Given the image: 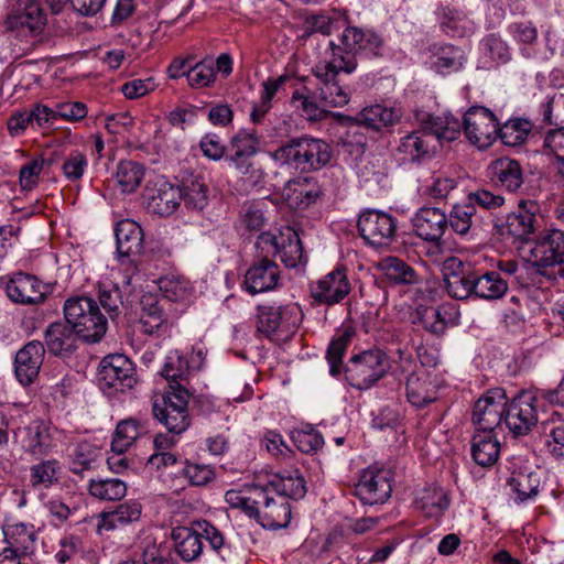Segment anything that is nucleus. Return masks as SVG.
<instances>
[{
  "instance_id": "f257e3e1",
  "label": "nucleus",
  "mask_w": 564,
  "mask_h": 564,
  "mask_svg": "<svg viewBox=\"0 0 564 564\" xmlns=\"http://www.w3.org/2000/svg\"><path fill=\"white\" fill-rule=\"evenodd\" d=\"M332 57L328 61L318 62L313 68L312 74L316 79L315 97L327 107H344L350 100V94L347 87L340 85L339 74L344 72L351 74L357 68V61L351 56H343L341 48L334 46V41H329Z\"/></svg>"
},
{
  "instance_id": "f03ea898",
  "label": "nucleus",
  "mask_w": 564,
  "mask_h": 564,
  "mask_svg": "<svg viewBox=\"0 0 564 564\" xmlns=\"http://www.w3.org/2000/svg\"><path fill=\"white\" fill-rule=\"evenodd\" d=\"M332 155V148L324 140L299 137L279 147L273 153V159L302 173H308L325 167Z\"/></svg>"
},
{
  "instance_id": "7ed1b4c3",
  "label": "nucleus",
  "mask_w": 564,
  "mask_h": 564,
  "mask_svg": "<svg viewBox=\"0 0 564 564\" xmlns=\"http://www.w3.org/2000/svg\"><path fill=\"white\" fill-rule=\"evenodd\" d=\"M171 539L175 553L187 563L200 557L204 547L202 539L206 540L210 549L221 557H225L227 550L224 534L206 520L194 521L189 527L173 528Z\"/></svg>"
},
{
  "instance_id": "20e7f679",
  "label": "nucleus",
  "mask_w": 564,
  "mask_h": 564,
  "mask_svg": "<svg viewBox=\"0 0 564 564\" xmlns=\"http://www.w3.org/2000/svg\"><path fill=\"white\" fill-rule=\"evenodd\" d=\"M536 273L564 291V230L545 228L532 249Z\"/></svg>"
},
{
  "instance_id": "39448f33",
  "label": "nucleus",
  "mask_w": 564,
  "mask_h": 564,
  "mask_svg": "<svg viewBox=\"0 0 564 564\" xmlns=\"http://www.w3.org/2000/svg\"><path fill=\"white\" fill-rule=\"evenodd\" d=\"M63 310L65 321L84 341L98 343L105 336L108 321L94 297L72 296L65 301Z\"/></svg>"
},
{
  "instance_id": "423d86ee",
  "label": "nucleus",
  "mask_w": 564,
  "mask_h": 564,
  "mask_svg": "<svg viewBox=\"0 0 564 564\" xmlns=\"http://www.w3.org/2000/svg\"><path fill=\"white\" fill-rule=\"evenodd\" d=\"M389 368L386 352L380 349H369L348 360L345 376L348 383L355 389L368 390L386 376Z\"/></svg>"
},
{
  "instance_id": "0eeeda50",
  "label": "nucleus",
  "mask_w": 564,
  "mask_h": 564,
  "mask_svg": "<svg viewBox=\"0 0 564 564\" xmlns=\"http://www.w3.org/2000/svg\"><path fill=\"white\" fill-rule=\"evenodd\" d=\"M137 383L132 361L121 354L106 356L99 366L98 384L106 394L131 390Z\"/></svg>"
},
{
  "instance_id": "6e6552de",
  "label": "nucleus",
  "mask_w": 564,
  "mask_h": 564,
  "mask_svg": "<svg viewBox=\"0 0 564 564\" xmlns=\"http://www.w3.org/2000/svg\"><path fill=\"white\" fill-rule=\"evenodd\" d=\"M357 226L360 237L371 247H389L395 240L398 220L386 212L364 210L359 215Z\"/></svg>"
},
{
  "instance_id": "1a4fd4ad",
  "label": "nucleus",
  "mask_w": 564,
  "mask_h": 564,
  "mask_svg": "<svg viewBox=\"0 0 564 564\" xmlns=\"http://www.w3.org/2000/svg\"><path fill=\"white\" fill-rule=\"evenodd\" d=\"M0 289L11 302L20 305L43 303L48 293V286L37 276L21 271L0 276Z\"/></svg>"
},
{
  "instance_id": "9d476101",
  "label": "nucleus",
  "mask_w": 564,
  "mask_h": 564,
  "mask_svg": "<svg viewBox=\"0 0 564 564\" xmlns=\"http://www.w3.org/2000/svg\"><path fill=\"white\" fill-rule=\"evenodd\" d=\"M503 423L516 437L529 434L538 423L535 395L522 391L510 401L507 399Z\"/></svg>"
},
{
  "instance_id": "9b49d317",
  "label": "nucleus",
  "mask_w": 564,
  "mask_h": 564,
  "mask_svg": "<svg viewBox=\"0 0 564 564\" xmlns=\"http://www.w3.org/2000/svg\"><path fill=\"white\" fill-rule=\"evenodd\" d=\"M257 311V329L267 337L293 332L301 319V308L294 303L259 305Z\"/></svg>"
},
{
  "instance_id": "f8f14e48",
  "label": "nucleus",
  "mask_w": 564,
  "mask_h": 564,
  "mask_svg": "<svg viewBox=\"0 0 564 564\" xmlns=\"http://www.w3.org/2000/svg\"><path fill=\"white\" fill-rule=\"evenodd\" d=\"M499 121L495 113L482 106L470 107L463 117V130L470 143L486 149L497 138Z\"/></svg>"
},
{
  "instance_id": "ddd939ff",
  "label": "nucleus",
  "mask_w": 564,
  "mask_h": 564,
  "mask_svg": "<svg viewBox=\"0 0 564 564\" xmlns=\"http://www.w3.org/2000/svg\"><path fill=\"white\" fill-rule=\"evenodd\" d=\"M445 289L449 296L466 300L475 296L477 271L457 257H448L442 264Z\"/></svg>"
},
{
  "instance_id": "4468645a",
  "label": "nucleus",
  "mask_w": 564,
  "mask_h": 564,
  "mask_svg": "<svg viewBox=\"0 0 564 564\" xmlns=\"http://www.w3.org/2000/svg\"><path fill=\"white\" fill-rule=\"evenodd\" d=\"M257 511L254 519L264 529L276 530L286 528L291 521V506L284 497H276L274 492L256 487Z\"/></svg>"
},
{
  "instance_id": "2eb2a0df",
  "label": "nucleus",
  "mask_w": 564,
  "mask_h": 564,
  "mask_svg": "<svg viewBox=\"0 0 564 564\" xmlns=\"http://www.w3.org/2000/svg\"><path fill=\"white\" fill-rule=\"evenodd\" d=\"M4 25L18 36H36L46 25V14L37 1L28 0L8 13Z\"/></svg>"
},
{
  "instance_id": "dca6fc26",
  "label": "nucleus",
  "mask_w": 564,
  "mask_h": 564,
  "mask_svg": "<svg viewBox=\"0 0 564 564\" xmlns=\"http://www.w3.org/2000/svg\"><path fill=\"white\" fill-rule=\"evenodd\" d=\"M143 198L149 213L167 217L180 207L182 193L180 186L160 177L148 182L143 192Z\"/></svg>"
},
{
  "instance_id": "f3484780",
  "label": "nucleus",
  "mask_w": 564,
  "mask_h": 564,
  "mask_svg": "<svg viewBox=\"0 0 564 564\" xmlns=\"http://www.w3.org/2000/svg\"><path fill=\"white\" fill-rule=\"evenodd\" d=\"M507 394L502 388L488 390L473 410V423L477 431H494L503 423Z\"/></svg>"
},
{
  "instance_id": "a211bd4d",
  "label": "nucleus",
  "mask_w": 564,
  "mask_h": 564,
  "mask_svg": "<svg viewBox=\"0 0 564 564\" xmlns=\"http://www.w3.org/2000/svg\"><path fill=\"white\" fill-rule=\"evenodd\" d=\"M391 471L386 468H367L355 486V495L364 505L383 503L391 495Z\"/></svg>"
},
{
  "instance_id": "6ab92c4d",
  "label": "nucleus",
  "mask_w": 564,
  "mask_h": 564,
  "mask_svg": "<svg viewBox=\"0 0 564 564\" xmlns=\"http://www.w3.org/2000/svg\"><path fill=\"white\" fill-rule=\"evenodd\" d=\"M395 152L401 161L420 165L433 159L436 141L427 128L415 130L399 139Z\"/></svg>"
},
{
  "instance_id": "aec40b11",
  "label": "nucleus",
  "mask_w": 564,
  "mask_h": 564,
  "mask_svg": "<svg viewBox=\"0 0 564 564\" xmlns=\"http://www.w3.org/2000/svg\"><path fill=\"white\" fill-rule=\"evenodd\" d=\"M541 206L533 199H521L517 210L508 214L502 228L517 239L527 238L541 227Z\"/></svg>"
},
{
  "instance_id": "412c9836",
  "label": "nucleus",
  "mask_w": 564,
  "mask_h": 564,
  "mask_svg": "<svg viewBox=\"0 0 564 564\" xmlns=\"http://www.w3.org/2000/svg\"><path fill=\"white\" fill-rule=\"evenodd\" d=\"M350 291L351 285L347 276V270L343 265H337L311 286L313 299L326 305H335L341 302Z\"/></svg>"
},
{
  "instance_id": "4be33fe9",
  "label": "nucleus",
  "mask_w": 564,
  "mask_h": 564,
  "mask_svg": "<svg viewBox=\"0 0 564 564\" xmlns=\"http://www.w3.org/2000/svg\"><path fill=\"white\" fill-rule=\"evenodd\" d=\"M334 46L341 48L343 56H351L356 61V53L365 52L368 55L379 56L383 46L382 39L371 31H364L356 26L346 28L340 36V44Z\"/></svg>"
},
{
  "instance_id": "5701e85b",
  "label": "nucleus",
  "mask_w": 564,
  "mask_h": 564,
  "mask_svg": "<svg viewBox=\"0 0 564 564\" xmlns=\"http://www.w3.org/2000/svg\"><path fill=\"white\" fill-rule=\"evenodd\" d=\"M440 382L435 376L425 371H413L405 381L408 401L415 408H425L438 399Z\"/></svg>"
},
{
  "instance_id": "b1692460",
  "label": "nucleus",
  "mask_w": 564,
  "mask_h": 564,
  "mask_svg": "<svg viewBox=\"0 0 564 564\" xmlns=\"http://www.w3.org/2000/svg\"><path fill=\"white\" fill-rule=\"evenodd\" d=\"M280 270L271 259H258L245 273L242 286L251 295L268 292L278 286Z\"/></svg>"
},
{
  "instance_id": "393cba45",
  "label": "nucleus",
  "mask_w": 564,
  "mask_h": 564,
  "mask_svg": "<svg viewBox=\"0 0 564 564\" xmlns=\"http://www.w3.org/2000/svg\"><path fill=\"white\" fill-rule=\"evenodd\" d=\"M45 355V346L39 340L25 344L15 355L14 373L23 386L31 384L39 376Z\"/></svg>"
},
{
  "instance_id": "a878e982",
  "label": "nucleus",
  "mask_w": 564,
  "mask_h": 564,
  "mask_svg": "<svg viewBox=\"0 0 564 564\" xmlns=\"http://www.w3.org/2000/svg\"><path fill=\"white\" fill-rule=\"evenodd\" d=\"M14 434L24 451L35 458L47 455L54 446L51 429L43 421H33Z\"/></svg>"
},
{
  "instance_id": "bb28decb",
  "label": "nucleus",
  "mask_w": 564,
  "mask_h": 564,
  "mask_svg": "<svg viewBox=\"0 0 564 564\" xmlns=\"http://www.w3.org/2000/svg\"><path fill=\"white\" fill-rule=\"evenodd\" d=\"M412 225L423 240L438 241L447 229V216L440 208L422 207L415 213Z\"/></svg>"
},
{
  "instance_id": "cd10ccee",
  "label": "nucleus",
  "mask_w": 564,
  "mask_h": 564,
  "mask_svg": "<svg viewBox=\"0 0 564 564\" xmlns=\"http://www.w3.org/2000/svg\"><path fill=\"white\" fill-rule=\"evenodd\" d=\"M488 177L496 185L510 193L517 192L523 183V172L517 160L503 156L490 163Z\"/></svg>"
},
{
  "instance_id": "c85d7f7f",
  "label": "nucleus",
  "mask_w": 564,
  "mask_h": 564,
  "mask_svg": "<svg viewBox=\"0 0 564 564\" xmlns=\"http://www.w3.org/2000/svg\"><path fill=\"white\" fill-rule=\"evenodd\" d=\"M322 195L316 182L308 177H296L288 181L282 189V196L293 208L304 209L315 203Z\"/></svg>"
},
{
  "instance_id": "c756f323",
  "label": "nucleus",
  "mask_w": 564,
  "mask_h": 564,
  "mask_svg": "<svg viewBox=\"0 0 564 564\" xmlns=\"http://www.w3.org/2000/svg\"><path fill=\"white\" fill-rule=\"evenodd\" d=\"M414 502L424 517L438 520L448 509L451 500L445 489L429 485L417 491Z\"/></svg>"
},
{
  "instance_id": "7c9ffc66",
  "label": "nucleus",
  "mask_w": 564,
  "mask_h": 564,
  "mask_svg": "<svg viewBox=\"0 0 564 564\" xmlns=\"http://www.w3.org/2000/svg\"><path fill=\"white\" fill-rule=\"evenodd\" d=\"M140 314L141 332L147 335L163 336L170 328L167 316L159 301L152 295L143 296Z\"/></svg>"
},
{
  "instance_id": "2f4dec72",
  "label": "nucleus",
  "mask_w": 564,
  "mask_h": 564,
  "mask_svg": "<svg viewBox=\"0 0 564 564\" xmlns=\"http://www.w3.org/2000/svg\"><path fill=\"white\" fill-rule=\"evenodd\" d=\"M78 334L66 322H55L47 326L44 332V341L48 351L56 356L73 352L76 349Z\"/></svg>"
},
{
  "instance_id": "473e14b6",
  "label": "nucleus",
  "mask_w": 564,
  "mask_h": 564,
  "mask_svg": "<svg viewBox=\"0 0 564 564\" xmlns=\"http://www.w3.org/2000/svg\"><path fill=\"white\" fill-rule=\"evenodd\" d=\"M402 115L400 108L376 104L365 107L356 116V121L368 129L381 131L384 128L399 123Z\"/></svg>"
},
{
  "instance_id": "72a5a7b5",
  "label": "nucleus",
  "mask_w": 564,
  "mask_h": 564,
  "mask_svg": "<svg viewBox=\"0 0 564 564\" xmlns=\"http://www.w3.org/2000/svg\"><path fill=\"white\" fill-rule=\"evenodd\" d=\"M262 489L274 492L276 497L284 499H301L306 494L305 480L297 469L284 470L273 478Z\"/></svg>"
},
{
  "instance_id": "f704fd0d",
  "label": "nucleus",
  "mask_w": 564,
  "mask_h": 564,
  "mask_svg": "<svg viewBox=\"0 0 564 564\" xmlns=\"http://www.w3.org/2000/svg\"><path fill=\"white\" fill-rule=\"evenodd\" d=\"M118 256H139L143 250V231L131 219L119 221L115 229Z\"/></svg>"
},
{
  "instance_id": "c9c22d12",
  "label": "nucleus",
  "mask_w": 564,
  "mask_h": 564,
  "mask_svg": "<svg viewBox=\"0 0 564 564\" xmlns=\"http://www.w3.org/2000/svg\"><path fill=\"white\" fill-rule=\"evenodd\" d=\"M7 546L30 556L35 552L37 534L32 523L18 522L3 529Z\"/></svg>"
},
{
  "instance_id": "e433bc0d",
  "label": "nucleus",
  "mask_w": 564,
  "mask_h": 564,
  "mask_svg": "<svg viewBox=\"0 0 564 564\" xmlns=\"http://www.w3.org/2000/svg\"><path fill=\"white\" fill-rule=\"evenodd\" d=\"M494 431H478L471 440V456L482 467L492 466L499 458L500 444Z\"/></svg>"
},
{
  "instance_id": "4c0bfd02",
  "label": "nucleus",
  "mask_w": 564,
  "mask_h": 564,
  "mask_svg": "<svg viewBox=\"0 0 564 564\" xmlns=\"http://www.w3.org/2000/svg\"><path fill=\"white\" fill-rule=\"evenodd\" d=\"M479 51L488 68L505 65L512 58L509 44L496 33L487 34L481 39Z\"/></svg>"
},
{
  "instance_id": "58836bf2",
  "label": "nucleus",
  "mask_w": 564,
  "mask_h": 564,
  "mask_svg": "<svg viewBox=\"0 0 564 564\" xmlns=\"http://www.w3.org/2000/svg\"><path fill=\"white\" fill-rule=\"evenodd\" d=\"M141 503L137 500H129L119 505L112 511L102 512L98 528L106 531H111L119 527L138 521L141 517Z\"/></svg>"
},
{
  "instance_id": "ea45409f",
  "label": "nucleus",
  "mask_w": 564,
  "mask_h": 564,
  "mask_svg": "<svg viewBox=\"0 0 564 564\" xmlns=\"http://www.w3.org/2000/svg\"><path fill=\"white\" fill-rule=\"evenodd\" d=\"M467 61L462 47L451 44L437 47L431 57V67L440 74H451L460 70Z\"/></svg>"
},
{
  "instance_id": "a19ab883",
  "label": "nucleus",
  "mask_w": 564,
  "mask_h": 564,
  "mask_svg": "<svg viewBox=\"0 0 564 564\" xmlns=\"http://www.w3.org/2000/svg\"><path fill=\"white\" fill-rule=\"evenodd\" d=\"M378 269L393 284L413 285L420 282L415 270L398 257H387L378 263Z\"/></svg>"
},
{
  "instance_id": "79ce46f5",
  "label": "nucleus",
  "mask_w": 564,
  "mask_h": 564,
  "mask_svg": "<svg viewBox=\"0 0 564 564\" xmlns=\"http://www.w3.org/2000/svg\"><path fill=\"white\" fill-rule=\"evenodd\" d=\"M508 290L506 279L500 278L495 270L477 271L475 297L495 301L503 297Z\"/></svg>"
},
{
  "instance_id": "37998d69",
  "label": "nucleus",
  "mask_w": 564,
  "mask_h": 564,
  "mask_svg": "<svg viewBox=\"0 0 564 564\" xmlns=\"http://www.w3.org/2000/svg\"><path fill=\"white\" fill-rule=\"evenodd\" d=\"M280 260L286 268H295L303 262V247L300 237L292 228L286 227L280 231L279 251Z\"/></svg>"
},
{
  "instance_id": "c03bdc74",
  "label": "nucleus",
  "mask_w": 564,
  "mask_h": 564,
  "mask_svg": "<svg viewBox=\"0 0 564 564\" xmlns=\"http://www.w3.org/2000/svg\"><path fill=\"white\" fill-rule=\"evenodd\" d=\"M61 465L56 459H45L30 467L29 481L33 489L43 490L58 484Z\"/></svg>"
},
{
  "instance_id": "a18cd8bd",
  "label": "nucleus",
  "mask_w": 564,
  "mask_h": 564,
  "mask_svg": "<svg viewBox=\"0 0 564 564\" xmlns=\"http://www.w3.org/2000/svg\"><path fill=\"white\" fill-rule=\"evenodd\" d=\"M88 491L96 499L116 501L127 495V484L119 478L90 479Z\"/></svg>"
},
{
  "instance_id": "49530a36",
  "label": "nucleus",
  "mask_w": 564,
  "mask_h": 564,
  "mask_svg": "<svg viewBox=\"0 0 564 564\" xmlns=\"http://www.w3.org/2000/svg\"><path fill=\"white\" fill-rule=\"evenodd\" d=\"M291 104L295 109L301 111L303 118L310 121L325 120L330 113L325 109L326 106L315 97V91L311 95L296 90L292 95Z\"/></svg>"
},
{
  "instance_id": "de8ad7c7",
  "label": "nucleus",
  "mask_w": 564,
  "mask_h": 564,
  "mask_svg": "<svg viewBox=\"0 0 564 564\" xmlns=\"http://www.w3.org/2000/svg\"><path fill=\"white\" fill-rule=\"evenodd\" d=\"M152 413L154 417L174 435L182 434L191 424L188 411H180L175 410V408H171V410L161 409L158 401L153 402Z\"/></svg>"
},
{
  "instance_id": "09e8293b",
  "label": "nucleus",
  "mask_w": 564,
  "mask_h": 564,
  "mask_svg": "<svg viewBox=\"0 0 564 564\" xmlns=\"http://www.w3.org/2000/svg\"><path fill=\"white\" fill-rule=\"evenodd\" d=\"M117 184L122 193H133L144 177V169L133 161H120L115 174Z\"/></svg>"
},
{
  "instance_id": "8fccbe9b",
  "label": "nucleus",
  "mask_w": 564,
  "mask_h": 564,
  "mask_svg": "<svg viewBox=\"0 0 564 564\" xmlns=\"http://www.w3.org/2000/svg\"><path fill=\"white\" fill-rule=\"evenodd\" d=\"M429 124L426 128L430 133H433L434 140L454 141L456 140L463 129V122H460L453 115H446L443 117L429 116L426 121Z\"/></svg>"
},
{
  "instance_id": "3c124183",
  "label": "nucleus",
  "mask_w": 564,
  "mask_h": 564,
  "mask_svg": "<svg viewBox=\"0 0 564 564\" xmlns=\"http://www.w3.org/2000/svg\"><path fill=\"white\" fill-rule=\"evenodd\" d=\"M440 23L444 32L453 36H465L474 31L473 22L464 12L448 7L441 9Z\"/></svg>"
},
{
  "instance_id": "603ef678",
  "label": "nucleus",
  "mask_w": 564,
  "mask_h": 564,
  "mask_svg": "<svg viewBox=\"0 0 564 564\" xmlns=\"http://www.w3.org/2000/svg\"><path fill=\"white\" fill-rule=\"evenodd\" d=\"M100 456L99 449L87 442L78 443L69 455V470L76 475L93 469Z\"/></svg>"
},
{
  "instance_id": "864d4df0",
  "label": "nucleus",
  "mask_w": 564,
  "mask_h": 564,
  "mask_svg": "<svg viewBox=\"0 0 564 564\" xmlns=\"http://www.w3.org/2000/svg\"><path fill=\"white\" fill-rule=\"evenodd\" d=\"M476 220V209L466 199L464 203L453 206L447 216V227L449 226L456 234L465 236L470 231Z\"/></svg>"
},
{
  "instance_id": "5fc2aeb1",
  "label": "nucleus",
  "mask_w": 564,
  "mask_h": 564,
  "mask_svg": "<svg viewBox=\"0 0 564 564\" xmlns=\"http://www.w3.org/2000/svg\"><path fill=\"white\" fill-rule=\"evenodd\" d=\"M184 206L191 212H202L208 204V187L200 180L184 182L180 187Z\"/></svg>"
},
{
  "instance_id": "6e6d98bb",
  "label": "nucleus",
  "mask_w": 564,
  "mask_h": 564,
  "mask_svg": "<svg viewBox=\"0 0 564 564\" xmlns=\"http://www.w3.org/2000/svg\"><path fill=\"white\" fill-rule=\"evenodd\" d=\"M158 283L161 293L169 301L181 302L192 295L191 283L184 276L165 275L160 278Z\"/></svg>"
},
{
  "instance_id": "4d7b16f0",
  "label": "nucleus",
  "mask_w": 564,
  "mask_h": 564,
  "mask_svg": "<svg viewBox=\"0 0 564 564\" xmlns=\"http://www.w3.org/2000/svg\"><path fill=\"white\" fill-rule=\"evenodd\" d=\"M532 129V124L525 119H512L498 126V133L503 144L516 147L522 144Z\"/></svg>"
},
{
  "instance_id": "13d9d810",
  "label": "nucleus",
  "mask_w": 564,
  "mask_h": 564,
  "mask_svg": "<svg viewBox=\"0 0 564 564\" xmlns=\"http://www.w3.org/2000/svg\"><path fill=\"white\" fill-rule=\"evenodd\" d=\"M540 477L536 473H514L509 479L508 485L517 495V500L525 501L535 497L540 488Z\"/></svg>"
},
{
  "instance_id": "bf43d9fd",
  "label": "nucleus",
  "mask_w": 564,
  "mask_h": 564,
  "mask_svg": "<svg viewBox=\"0 0 564 564\" xmlns=\"http://www.w3.org/2000/svg\"><path fill=\"white\" fill-rule=\"evenodd\" d=\"M139 422L133 419L121 421L117 427L111 442L112 452L123 454L140 436Z\"/></svg>"
},
{
  "instance_id": "052dcab7",
  "label": "nucleus",
  "mask_w": 564,
  "mask_h": 564,
  "mask_svg": "<svg viewBox=\"0 0 564 564\" xmlns=\"http://www.w3.org/2000/svg\"><path fill=\"white\" fill-rule=\"evenodd\" d=\"M345 25V20L339 18H332L327 14H313L308 15L304 21V33L311 35L313 33H321L323 35H330L334 31L339 30Z\"/></svg>"
},
{
  "instance_id": "680f3d73",
  "label": "nucleus",
  "mask_w": 564,
  "mask_h": 564,
  "mask_svg": "<svg viewBox=\"0 0 564 564\" xmlns=\"http://www.w3.org/2000/svg\"><path fill=\"white\" fill-rule=\"evenodd\" d=\"M191 370L193 368L189 359L175 350L166 356L161 373L166 380L176 382L178 379H184Z\"/></svg>"
},
{
  "instance_id": "e2e57ef3",
  "label": "nucleus",
  "mask_w": 564,
  "mask_h": 564,
  "mask_svg": "<svg viewBox=\"0 0 564 564\" xmlns=\"http://www.w3.org/2000/svg\"><path fill=\"white\" fill-rule=\"evenodd\" d=\"M98 302L100 310L102 308L110 318L117 317L123 304L120 289L116 284L99 285Z\"/></svg>"
},
{
  "instance_id": "0e129e2a",
  "label": "nucleus",
  "mask_w": 564,
  "mask_h": 564,
  "mask_svg": "<svg viewBox=\"0 0 564 564\" xmlns=\"http://www.w3.org/2000/svg\"><path fill=\"white\" fill-rule=\"evenodd\" d=\"M88 166L87 156L79 150H73L64 160L61 170L63 176L70 183L82 180Z\"/></svg>"
},
{
  "instance_id": "69168bd1",
  "label": "nucleus",
  "mask_w": 564,
  "mask_h": 564,
  "mask_svg": "<svg viewBox=\"0 0 564 564\" xmlns=\"http://www.w3.org/2000/svg\"><path fill=\"white\" fill-rule=\"evenodd\" d=\"M443 307H423L417 311L419 321L424 329L440 336L445 333L447 323L444 317Z\"/></svg>"
},
{
  "instance_id": "338daca9",
  "label": "nucleus",
  "mask_w": 564,
  "mask_h": 564,
  "mask_svg": "<svg viewBox=\"0 0 564 564\" xmlns=\"http://www.w3.org/2000/svg\"><path fill=\"white\" fill-rule=\"evenodd\" d=\"M350 338V334L344 332L330 341L327 349V360L332 376H337L341 372L343 356L346 352Z\"/></svg>"
},
{
  "instance_id": "774afa93",
  "label": "nucleus",
  "mask_w": 564,
  "mask_h": 564,
  "mask_svg": "<svg viewBox=\"0 0 564 564\" xmlns=\"http://www.w3.org/2000/svg\"><path fill=\"white\" fill-rule=\"evenodd\" d=\"M259 140L254 130L241 129L230 141V152L243 155H254L257 153Z\"/></svg>"
}]
</instances>
